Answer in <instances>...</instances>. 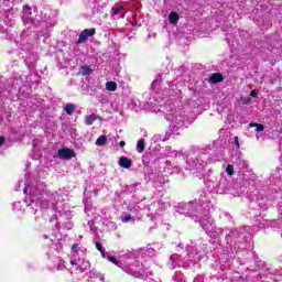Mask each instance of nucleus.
<instances>
[{
	"label": "nucleus",
	"instance_id": "obj_46",
	"mask_svg": "<svg viewBox=\"0 0 282 282\" xmlns=\"http://www.w3.org/2000/svg\"><path fill=\"white\" fill-rule=\"evenodd\" d=\"M4 142H6V138L4 137H0V147H3Z\"/></svg>",
	"mask_w": 282,
	"mask_h": 282
},
{
	"label": "nucleus",
	"instance_id": "obj_52",
	"mask_svg": "<svg viewBox=\"0 0 282 282\" xmlns=\"http://www.w3.org/2000/svg\"><path fill=\"white\" fill-rule=\"evenodd\" d=\"M153 140H158V137H153Z\"/></svg>",
	"mask_w": 282,
	"mask_h": 282
},
{
	"label": "nucleus",
	"instance_id": "obj_48",
	"mask_svg": "<svg viewBox=\"0 0 282 282\" xmlns=\"http://www.w3.org/2000/svg\"><path fill=\"white\" fill-rule=\"evenodd\" d=\"M127 143L124 142V141H120L119 142V145L122 148V147H124Z\"/></svg>",
	"mask_w": 282,
	"mask_h": 282
},
{
	"label": "nucleus",
	"instance_id": "obj_16",
	"mask_svg": "<svg viewBox=\"0 0 282 282\" xmlns=\"http://www.w3.org/2000/svg\"><path fill=\"white\" fill-rule=\"evenodd\" d=\"M61 160H72V158H76V152L69 148H63L57 152Z\"/></svg>",
	"mask_w": 282,
	"mask_h": 282
},
{
	"label": "nucleus",
	"instance_id": "obj_21",
	"mask_svg": "<svg viewBox=\"0 0 282 282\" xmlns=\"http://www.w3.org/2000/svg\"><path fill=\"white\" fill-rule=\"evenodd\" d=\"M131 159L126 158V156H121L119 159V166H121V169H131Z\"/></svg>",
	"mask_w": 282,
	"mask_h": 282
},
{
	"label": "nucleus",
	"instance_id": "obj_12",
	"mask_svg": "<svg viewBox=\"0 0 282 282\" xmlns=\"http://www.w3.org/2000/svg\"><path fill=\"white\" fill-rule=\"evenodd\" d=\"M167 207H169V203L159 200V202H154L151 205L143 204V206H141V210H145V213H149L148 217L151 218V221H154L155 219L154 215H158V213H162V210H166Z\"/></svg>",
	"mask_w": 282,
	"mask_h": 282
},
{
	"label": "nucleus",
	"instance_id": "obj_33",
	"mask_svg": "<svg viewBox=\"0 0 282 282\" xmlns=\"http://www.w3.org/2000/svg\"><path fill=\"white\" fill-rule=\"evenodd\" d=\"M226 173L229 177H232V175H235V166H232V164H228L226 166Z\"/></svg>",
	"mask_w": 282,
	"mask_h": 282
},
{
	"label": "nucleus",
	"instance_id": "obj_45",
	"mask_svg": "<svg viewBox=\"0 0 282 282\" xmlns=\"http://www.w3.org/2000/svg\"><path fill=\"white\" fill-rule=\"evenodd\" d=\"M258 95H259V93H257V90H251L250 91L251 98H257Z\"/></svg>",
	"mask_w": 282,
	"mask_h": 282
},
{
	"label": "nucleus",
	"instance_id": "obj_28",
	"mask_svg": "<svg viewBox=\"0 0 282 282\" xmlns=\"http://www.w3.org/2000/svg\"><path fill=\"white\" fill-rule=\"evenodd\" d=\"M173 281L175 282H184L185 279H184V274L180 271H176L173 275Z\"/></svg>",
	"mask_w": 282,
	"mask_h": 282
},
{
	"label": "nucleus",
	"instance_id": "obj_43",
	"mask_svg": "<svg viewBox=\"0 0 282 282\" xmlns=\"http://www.w3.org/2000/svg\"><path fill=\"white\" fill-rule=\"evenodd\" d=\"M177 151H175V150H172V151H170V154H169V156L167 158H176L177 156Z\"/></svg>",
	"mask_w": 282,
	"mask_h": 282
},
{
	"label": "nucleus",
	"instance_id": "obj_54",
	"mask_svg": "<svg viewBox=\"0 0 282 282\" xmlns=\"http://www.w3.org/2000/svg\"><path fill=\"white\" fill-rule=\"evenodd\" d=\"M124 206H127V202H124Z\"/></svg>",
	"mask_w": 282,
	"mask_h": 282
},
{
	"label": "nucleus",
	"instance_id": "obj_34",
	"mask_svg": "<svg viewBox=\"0 0 282 282\" xmlns=\"http://www.w3.org/2000/svg\"><path fill=\"white\" fill-rule=\"evenodd\" d=\"M172 148L171 147H165L162 151H161V155H163V158H169V155L171 154Z\"/></svg>",
	"mask_w": 282,
	"mask_h": 282
},
{
	"label": "nucleus",
	"instance_id": "obj_29",
	"mask_svg": "<svg viewBox=\"0 0 282 282\" xmlns=\"http://www.w3.org/2000/svg\"><path fill=\"white\" fill-rule=\"evenodd\" d=\"M105 144H107V135H100V137L96 140V145H97V147H105Z\"/></svg>",
	"mask_w": 282,
	"mask_h": 282
},
{
	"label": "nucleus",
	"instance_id": "obj_10",
	"mask_svg": "<svg viewBox=\"0 0 282 282\" xmlns=\"http://www.w3.org/2000/svg\"><path fill=\"white\" fill-rule=\"evenodd\" d=\"M72 254L70 265L75 267L76 270H79L80 272L89 270L91 264L88 260H85V249H80L78 243H74L72 247Z\"/></svg>",
	"mask_w": 282,
	"mask_h": 282
},
{
	"label": "nucleus",
	"instance_id": "obj_53",
	"mask_svg": "<svg viewBox=\"0 0 282 282\" xmlns=\"http://www.w3.org/2000/svg\"><path fill=\"white\" fill-rule=\"evenodd\" d=\"M44 239H47V236H44Z\"/></svg>",
	"mask_w": 282,
	"mask_h": 282
},
{
	"label": "nucleus",
	"instance_id": "obj_44",
	"mask_svg": "<svg viewBox=\"0 0 282 282\" xmlns=\"http://www.w3.org/2000/svg\"><path fill=\"white\" fill-rule=\"evenodd\" d=\"M234 144L236 145L237 149H239V137L234 138Z\"/></svg>",
	"mask_w": 282,
	"mask_h": 282
},
{
	"label": "nucleus",
	"instance_id": "obj_56",
	"mask_svg": "<svg viewBox=\"0 0 282 282\" xmlns=\"http://www.w3.org/2000/svg\"><path fill=\"white\" fill-rule=\"evenodd\" d=\"M85 210L87 212V207H85Z\"/></svg>",
	"mask_w": 282,
	"mask_h": 282
},
{
	"label": "nucleus",
	"instance_id": "obj_36",
	"mask_svg": "<svg viewBox=\"0 0 282 282\" xmlns=\"http://www.w3.org/2000/svg\"><path fill=\"white\" fill-rule=\"evenodd\" d=\"M79 72H94L90 65H85L79 68Z\"/></svg>",
	"mask_w": 282,
	"mask_h": 282
},
{
	"label": "nucleus",
	"instance_id": "obj_37",
	"mask_svg": "<svg viewBox=\"0 0 282 282\" xmlns=\"http://www.w3.org/2000/svg\"><path fill=\"white\" fill-rule=\"evenodd\" d=\"M241 101L243 105H250V102H252V97L242 98Z\"/></svg>",
	"mask_w": 282,
	"mask_h": 282
},
{
	"label": "nucleus",
	"instance_id": "obj_30",
	"mask_svg": "<svg viewBox=\"0 0 282 282\" xmlns=\"http://www.w3.org/2000/svg\"><path fill=\"white\" fill-rule=\"evenodd\" d=\"M94 122H96V116L95 115H89V116L86 117L85 123L88 127H91V124H94Z\"/></svg>",
	"mask_w": 282,
	"mask_h": 282
},
{
	"label": "nucleus",
	"instance_id": "obj_3",
	"mask_svg": "<svg viewBox=\"0 0 282 282\" xmlns=\"http://www.w3.org/2000/svg\"><path fill=\"white\" fill-rule=\"evenodd\" d=\"M210 210H213V203L208 200L206 196H200L198 199H194L188 203H180L174 207V215L176 217L180 215L189 217L196 221V224H199L208 237H213L215 239L224 235V229L215 226V220L210 218Z\"/></svg>",
	"mask_w": 282,
	"mask_h": 282
},
{
	"label": "nucleus",
	"instance_id": "obj_2",
	"mask_svg": "<svg viewBox=\"0 0 282 282\" xmlns=\"http://www.w3.org/2000/svg\"><path fill=\"white\" fill-rule=\"evenodd\" d=\"M152 94L147 102L150 111H162L165 116V120L170 122L169 133L170 135H180V130L188 124V115L184 107H177L175 104L160 105L166 96H171V89L162 86V75L155 77L151 85Z\"/></svg>",
	"mask_w": 282,
	"mask_h": 282
},
{
	"label": "nucleus",
	"instance_id": "obj_31",
	"mask_svg": "<svg viewBox=\"0 0 282 282\" xmlns=\"http://www.w3.org/2000/svg\"><path fill=\"white\" fill-rule=\"evenodd\" d=\"M138 153H144V139H140L137 143Z\"/></svg>",
	"mask_w": 282,
	"mask_h": 282
},
{
	"label": "nucleus",
	"instance_id": "obj_7",
	"mask_svg": "<svg viewBox=\"0 0 282 282\" xmlns=\"http://www.w3.org/2000/svg\"><path fill=\"white\" fill-rule=\"evenodd\" d=\"M282 188V169L276 167L271 172L269 184L263 189H256L250 199L258 205L261 210H268V202L281 197Z\"/></svg>",
	"mask_w": 282,
	"mask_h": 282
},
{
	"label": "nucleus",
	"instance_id": "obj_39",
	"mask_svg": "<svg viewBox=\"0 0 282 282\" xmlns=\"http://www.w3.org/2000/svg\"><path fill=\"white\" fill-rule=\"evenodd\" d=\"M23 12H29V14H32V8H30V6H28V4H24Z\"/></svg>",
	"mask_w": 282,
	"mask_h": 282
},
{
	"label": "nucleus",
	"instance_id": "obj_6",
	"mask_svg": "<svg viewBox=\"0 0 282 282\" xmlns=\"http://www.w3.org/2000/svg\"><path fill=\"white\" fill-rule=\"evenodd\" d=\"M204 252H208V246L206 243L202 240L191 241V243L186 246L185 254L180 256L174 253L170 257L167 268H170V270H175V268H184V270L195 268V265H198L199 261H202V254Z\"/></svg>",
	"mask_w": 282,
	"mask_h": 282
},
{
	"label": "nucleus",
	"instance_id": "obj_23",
	"mask_svg": "<svg viewBox=\"0 0 282 282\" xmlns=\"http://www.w3.org/2000/svg\"><path fill=\"white\" fill-rule=\"evenodd\" d=\"M169 21L172 23V25H176V23L180 21V14L175 11L170 12Z\"/></svg>",
	"mask_w": 282,
	"mask_h": 282
},
{
	"label": "nucleus",
	"instance_id": "obj_55",
	"mask_svg": "<svg viewBox=\"0 0 282 282\" xmlns=\"http://www.w3.org/2000/svg\"><path fill=\"white\" fill-rule=\"evenodd\" d=\"M19 184H23V182H20Z\"/></svg>",
	"mask_w": 282,
	"mask_h": 282
},
{
	"label": "nucleus",
	"instance_id": "obj_41",
	"mask_svg": "<svg viewBox=\"0 0 282 282\" xmlns=\"http://www.w3.org/2000/svg\"><path fill=\"white\" fill-rule=\"evenodd\" d=\"M193 282H204V276L198 274L194 278Z\"/></svg>",
	"mask_w": 282,
	"mask_h": 282
},
{
	"label": "nucleus",
	"instance_id": "obj_17",
	"mask_svg": "<svg viewBox=\"0 0 282 282\" xmlns=\"http://www.w3.org/2000/svg\"><path fill=\"white\" fill-rule=\"evenodd\" d=\"M96 34V29H85L77 40V43H86L89 36H94Z\"/></svg>",
	"mask_w": 282,
	"mask_h": 282
},
{
	"label": "nucleus",
	"instance_id": "obj_50",
	"mask_svg": "<svg viewBox=\"0 0 282 282\" xmlns=\"http://www.w3.org/2000/svg\"><path fill=\"white\" fill-rule=\"evenodd\" d=\"M242 166H246V161H242Z\"/></svg>",
	"mask_w": 282,
	"mask_h": 282
},
{
	"label": "nucleus",
	"instance_id": "obj_26",
	"mask_svg": "<svg viewBox=\"0 0 282 282\" xmlns=\"http://www.w3.org/2000/svg\"><path fill=\"white\" fill-rule=\"evenodd\" d=\"M118 89V84L116 82H107L106 90L107 91H116Z\"/></svg>",
	"mask_w": 282,
	"mask_h": 282
},
{
	"label": "nucleus",
	"instance_id": "obj_27",
	"mask_svg": "<svg viewBox=\"0 0 282 282\" xmlns=\"http://www.w3.org/2000/svg\"><path fill=\"white\" fill-rule=\"evenodd\" d=\"M64 111H66V113H68V116H72V113H74V111H76V106H74V104H66L64 106Z\"/></svg>",
	"mask_w": 282,
	"mask_h": 282
},
{
	"label": "nucleus",
	"instance_id": "obj_22",
	"mask_svg": "<svg viewBox=\"0 0 282 282\" xmlns=\"http://www.w3.org/2000/svg\"><path fill=\"white\" fill-rule=\"evenodd\" d=\"M223 80L224 76L220 73H215L209 78V83H212V85H217V83H221Z\"/></svg>",
	"mask_w": 282,
	"mask_h": 282
},
{
	"label": "nucleus",
	"instance_id": "obj_47",
	"mask_svg": "<svg viewBox=\"0 0 282 282\" xmlns=\"http://www.w3.org/2000/svg\"><path fill=\"white\" fill-rule=\"evenodd\" d=\"M88 226H89L90 230H94V221L89 220Z\"/></svg>",
	"mask_w": 282,
	"mask_h": 282
},
{
	"label": "nucleus",
	"instance_id": "obj_20",
	"mask_svg": "<svg viewBox=\"0 0 282 282\" xmlns=\"http://www.w3.org/2000/svg\"><path fill=\"white\" fill-rule=\"evenodd\" d=\"M150 180H152L154 182V184H156V186H162V184H165L166 183V178H164V176L162 175H156L155 174H152L150 176Z\"/></svg>",
	"mask_w": 282,
	"mask_h": 282
},
{
	"label": "nucleus",
	"instance_id": "obj_15",
	"mask_svg": "<svg viewBox=\"0 0 282 282\" xmlns=\"http://www.w3.org/2000/svg\"><path fill=\"white\" fill-rule=\"evenodd\" d=\"M96 248L97 250H99L104 259H107L108 261H110L115 265H118L119 268L120 265H122V263H120V261H118L113 256H110L109 253L105 252V248H102V245L100 242H96Z\"/></svg>",
	"mask_w": 282,
	"mask_h": 282
},
{
	"label": "nucleus",
	"instance_id": "obj_14",
	"mask_svg": "<svg viewBox=\"0 0 282 282\" xmlns=\"http://www.w3.org/2000/svg\"><path fill=\"white\" fill-rule=\"evenodd\" d=\"M50 270L55 272V270H67V265H65V261L61 259V257L52 258L50 257Z\"/></svg>",
	"mask_w": 282,
	"mask_h": 282
},
{
	"label": "nucleus",
	"instance_id": "obj_40",
	"mask_svg": "<svg viewBox=\"0 0 282 282\" xmlns=\"http://www.w3.org/2000/svg\"><path fill=\"white\" fill-rule=\"evenodd\" d=\"M268 226V220H262L258 224V228H265Z\"/></svg>",
	"mask_w": 282,
	"mask_h": 282
},
{
	"label": "nucleus",
	"instance_id": "obj_57",
	"mask_svg": "<svg viewBox=\"0 0 282 282\" xmlns=\"http://www.w3.org/2000/svg\"><path fill=\"white\" fill-rule=\"evenodd\" d=\"M238 162H241V160H238Z\"/></svg>",
	"mask_w": 282,
	"mask_h": 282
},
{
	"label": "nucleus",
	"instance_id": "obj_11",
	"mask_svg": "<svg viewBox=\"0 0 282 282\" xmlns=\"http://www.w3.org/2000/svg\"><path fill=\"white\" fill-rule=\"evenodd\" d=\"M142 206H144V203L130 204L128 206V212H123L121 215L122 224H135V221L142 217L140 214L142 212Z\"/></svg>",
	"mask_w": 282,
	"mask_h": 282
},
{
	"label": "nucleus",
	"instance_id": "obj_18",
	"mask_svg": "<svg viewBox=\"0 0 282 282\" xmlns=\"http://www.w3.org/2000/svg\"><path fill=\"white\" fill-rule=\"evenodd\" d=\"M165 164L166 166L163 167L164 173H166V171L170 175H173L174 173L176 175H180V173H182V169L180 167V165L172 164L169 161H166Z\"/></svg>",
	"mask_w": 282,
	"mask_h": 282
},
{
	"label": "nucleus",
	"instance_id": "obj_9",
	"mask_svg": "<svg viewBox=\"0 0 282 282\" xmlns=\"http://www.w3.org/2000/svg\"><path fill=\"white\" fill-rule=\"evenodd\" d=\"M121 269L130 276H134V279H149L153 274L149 269H144V264L131 259Z\"/></svg>",
	"mask_w": 282,
	"mask_h": 282
},
{
	"label": "nucleus",
	"instance_id": "obj_51",
	"mask_svg": "<svg viewBox=\"0 0 282 282\" xmlns=\"http://www.w3.org/2000/svg\"><path fill=\"white\" fill-rule=\"evenodd\" d=\"M84 204H85V206H87V200L86 199H84Z\"/></svg>",
	"mask_w": 282,
	"mask_h": 282
},
{
	"label": "nucleus",
	"instance_id": "obj_32",
	"mask_svg": "<svg viewBox=\"0 0 282 282\" xmlns=\"http://www.w3.org/2000/svg\"><path fill=\"white\" fill-rule=\"evenodd\" d=\"M252 127L256 128L254 131L257 133H260V131H263V129H264L263 124H261V123H250L249 128H252Z\"/></svg>",
	"mask_w": 282,
	"mask_h": 282
},
{
	"label": "nucleus",
	"instance_id": "obj_38",
	"mask_svg": "<svg viewBox=\"0 0 282 282\" xmlns=\"http://www.w3.org/2000/svg\"><path fill=\"white\" fill-rule=\"evenodd\" d=\"M106 226L109 227L110 230H116V223L113 221H108Z\"/></svg>",
	"mask_w": 282,
	"mask_h": 282
},
{
	"label": "nucleus",
	"instance_id": "obj_13",
	"mask_svg": "<svg viewBox=\"0 0 282 282\" xmlns=\"http://www.w3.org/2000/svg\"><path fill=\"white\" fill-rule=\"evenodd\" d=\"M77 76H83L88 82L87 87L91 89L93 91H96V89H100V83L98 79L91 77V72H82L78 73Z\"/></svg>",
	"mask_w": 282,
	"mask_h": 282
},
{
	"label": "nucleus",
	"instance_id": "obj_25",
	"mask_svg": "<svg viewBox=\"0 0 282 282\" xmlns=\"http://www.w3.org/2000/svg\"><path fill=\"white\" fill-rule=\"evenodd\" d=\"M97 100L100 105H109V96L105 94L97 95Z\"/></svg>",
	"mask_w": 282,
	"mask_h": 282
},
{
	"label": "nucleus",
	"instance_id": "obj_49",
	"mask_svg": "<svg viewBox=\"0 0 282 282\" xmlns=\"http://www.w3.org/2000/svg\"><path fill=\"white\" fill-rule=\"evenodd\" d=\"M37 74H39L37 72H33V73H31V76H34V78H35V76H36Z\"/></svg>",
	"mask_w": 282,
	"mask_h": 282
},
{
	"label": "nucleus",
	"instance_id": "obj_8",
	"mask_svg": "<svg viewBox=\"0 0 282 282\" xmlns=\"http://www.w3.org/2000/svg\"><path fill=\"white\" fill-rule=\"evenodd\" d=\"M204 182L209 191L218 193L219 195L230 193V191L232 189L230 180H228V177H226V174L224 173L215 176L213 174V171H209L207 178H204Z\"/></svg>",
	"mask_w": 282,
	"mask_h": 282
},
{
	"label": "nucleus",
	"instance_id": "obj_42",
	"mask_svg": "<svg viewBox=\"0 0 282 282\" xmlns=\"http://www.w3.org/2000/svg\"><path fill=\"white\" fill-rule=\"evenodd\" d=\"M122 10V7H117L112 9L113 14H120V11Z\"/></svg>",
	"mask_w": 282,
	"mask_h": 282
},
{
	"label": "nucleus",
	"instance_id": "obj_1",
	"mask_svg": "<svg viewBox=\"0 0 282 282\" xmlns=\"http://www.w3.org/2000/svg\"><path fill=\"white\" fill-rule=\"evenodd\" d=\"M23 193L25 196L24 203L31 206L33 210H46L47 215H52L50 224L53 228V235H57L61 230V224L65 230H72V212L63 207V202L67 197V191L58 189L56 192L47 191L45 181L41 176L32 177L25 174Z\"/></svg>",
	"mask_w": 282,
	"mask_h": 282
},
{
	"label": "nucleus",
	"instance_id": "obj_24",
	"mask_svg": "<svg viewBox=\"0 0 282 282\" xmlns=\"http://www.w3.org/2000/svg\"><path fill=\"white\" fill-rule=\"evenodd\" d=\"M12 210L13 213L22 214L25 212V208H23V205H21V202H14L12 204Z\"/></svg>",
	"mask_w": 282,
	"mask_h": 282
},
{
	"label": "nucleus",
	"instance_id": "obj_19",
	"mask_svg": "<svg viewBox=\"0 0 282 282\" xmlns=\"http://www.w3.org/2000/svg\"><path fill=\"white\" fill-rule=\"evenodd\" d=\"M57 242H54V239H50L51 252H61L63 250V243L61 242V238L55 235Z\"/></svg>",
	"mask_w": 282,
	"mask_h": 282
},
{
	"label": "nucleus",
	"instance_id": "obj_4",
	"mask_svg": "<svg viewBox=\"0 0 282 282\" xmlns=\"http://www.w3.org/2000/svg\"><path fill=\"white\" fill-rule=\"evenodd\" d=\"M237 263L247 265L248 276L243 282H279L282 281V269H275L268 264L252 251H246L245 257H238Z\"/></svg>",
	"mask_w": 282,
	"mask_h": 282
},
{
	"label": "nucleus",
	"instance_id": "obj_5",
	"mask_svg": "<svg viewBox=\"0 0 282 282\" xmlns=\"http://www.w3.org/2000/svg\"><path fill=\"white\" fill-rule=\"evenodd\" d=\"M212 153H210V152ZM196 149L191 151L186 156L187 171L202 180L204 177V171H206L207 164L219 162L224 158V150L220 149Z\"/></svg>",
	"mask_w": 282,
	"mask_h": 282
},
{
	"label": "nucleus",
	"instance_id": "obj_35",
	"mask_svg": "<svg viewBox=\"0 0 282 282\" xmlns=\"http://www.w3.org/2000/svg\"><path fill=\"white\" fill-rule=\"evenodd\" d=\"M91 282H105V275L96 273L95 280Z\"/></svg>",
	"mask_w": 282,
	"mask_h": 282
}]
</instances>
